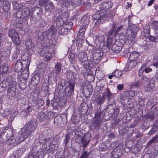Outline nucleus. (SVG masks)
Returning <instances> with one entry per match:
<instances>
[{"label":"nucleus","mask_w":158,"mask_h":158,"mask_svg":"<svg viewBox=\"0 0 158 158\" xmlns=\"http://www.w3.org/2000/svg\"><path fill=\"white\" fill-rule=\"evenodd\" d=\"M88 55L90 57H89L88 64H87V65L89 67H92L94 64H97L102 56V53L100 52H90Z\"/></svg>","instance_id":"4"},{"label":"nucleus","mask_w":158,"mask_h":158,"mask_svg":"<svg viewBox=\"0 0 158 158\" xmlns=\"http://www.w3.org/2000/svg\"><path fill=\"white\" fill-rule=\"evenodd\" d=\"M139 56V54L136 52L134 51L130 53L129 56V63L131 64L132 61H133L132 63H134V65L132 67H134L135 66V64H136L135 60Z\"/></svg>","instance_id":"18"},{"label":"nucleus","mask_w":158,"mask_h":158,"mask_svg":"<svg viewBox=\"0 0 158 158\" xmlns=\"http://www.w3.org/2000/svg\"><path fill=\"white\" fill-rule=\"evenodd\" d=\"M62 20V19L59 16H55L52 19L53 21L56 23L57 26H60L63 24V23L61 22Z\"/></svg>","instance_id":"29"},{"label":"nucleus","mask_w":158,"mask_h":158,"mask_svg":"<svg viewBox=\"0 0 158 158\" xmlns=\"http://www.w3.org/2000/svg\"><path fill=\"white\" fill-rule=\"evenodd\" d=\"M75 83L68 82V85L66 86L64 89L62 90L64 95L59 96L62 99H66L71 97L73 94Z\"/></svg>","instance_id":"5"},{"label":"nucleus","mask_w":158,"mask_h":158,"mask_svg":"<svg viewBox=\"0 0 158 158\" xmlns=\"http://www.w3.org/2000/svg\"><path fill=\"white\" fill-rule=\"evenodd\" d=\"M155 36L150 35L148 37V40L150 41L155 43L158 42V34L154 33Z\"/></svg>","instance_id":"33"},{"label":"nucleus","mask_w":158,"mask_h":158,"mask_svg":"<svg viewBox=\"0 0 158 158\" xmlns=\"http://www.w3.org/2000/svg\"><path fill=\"white\" fill-rule=\"evenodd\" d=\"M102 121L93 120V122L90 126L91 130H97L100 127Z\"/></svg>","instance_id":"21"},{"label":"nucleus","mask_w":158,"mask_h":158,"mask_svg":"<svg viewBox=\"0 0 158 158\" xmlns=\"http://www.w3.org/2000/svg\"><path fill=\"white\" fill-rule=\"evenodd\" d=\"M48 0H39V5L40 6H43L45 5Z\"/></svg>","instance_id":"64"},{"label":"nucleus","mask_w":158,"mask_h":158,"mask_svg":"<svg viewBox=\"0 0 158 158\" xmlns=\"http://www.w3.org/2000/svg\"><path fill=\"white\" fill-rule=\"evenodd\" d=\"M8 36L12 40L13 43L17 46L20 44L19 36L16 30L13 29H10L8 31Z\"/></svg>","instance_id":"7"},{"label":"nucleus","mask_w":158,"mask_h":158,"mask_svg":"<svg viewBox=\"0 0 158 158\" xmlns=\"http://www.w3.org/2000/svg\"><path fill=\"white\" fill-rule=\"evenodd\" d=\"M155 86L154 82H149V83L147 84H144V86L146 88L148 91H151Z\"/></svg>","instance_id":"31"},{"label":"nucleus","mask_w":158,"mask_h":158,"mask_svg":"<svg viewBox=\"0 0 158 158\" xmlns=\"http://www.w3.org/2000/svg\"><path fill=\"white\" fill-rule=\"evenodd\" d=\"M49 148L47 147V145L45 143L43 144L42 148L39 149L36 152L38 158H44L45 154L47 153Z\"/></svg>","instance_id":"14"},{"label":"nucleus","mask_w":158,"mask_h":158,"mask_svg":"<svg viewBox=\"0 0 158 158\" xmlns=\"http://www.w3.org/2000/svg\"><path fill=\"white\" fill-rule=\"evenodd\" d=\"M142 82L144 85V84H147L149 83V79L146 77H143Z\"/></svg>","instance_id":"62"},{"label":"nucleus","mask_w":158,"mask_h":158,"mask_svg":"<svg viewBox=\"0 0 158 158\" xmlns=\"http://www.w3.org/2000/svg\"><path fill=\"white\" fill-rule=\"evenodd\" d=\"M123 152V148L122 147L117 146L112 152L111 157L113 158H119L122 155Z\"/></svg>","instance_id":"13"},{"label":"nucleus","mask_w":158,"mask_h":158,"mask_svg":"<svg viewBox=\"0 0 158 158\" xmlns=\"http://www.w3.org/2000/svg\"><path fill=\"white\" fill-rule=\"evenodd\" d=\"M15 137H11L9 139L10 143L11 144H13L15 146L19 144L24 141V138L20 135V134H19L18 137L15 138Z\"/></svg>","instance_id":"16"},{"label":"nucleus","mask_w":158,"mask_h":158,"mask_svg":"<svg viewBox=\"0 0 158 158\" xmlns=\"http://www.w3.org/2000/svg\"><path fill=\"white\" fill-rule=\"evenodd\" d=\"M89 156V153L87 151H85L83 154L80 156V158H88Z\"/></svg>","instance_id":"59"},{"label":"nucleus","mask_w":158,"mask_h":158,"mask_svg":"<svg viewBox=\"0 0 158 158\" xmlns=\"http://www.w3.org/2000/svg\"><path fill=\"white\" fill-rule=\"evenodd\" d=\"M114 15V13L113 12H110L108 14H103L99 15H93V18L94 20L97 21L95 22V26L96 27H99L100 24L103 23L107 17L110 19H112Z\"/></svg>","instance_id":"3"},{"label":"nucleus","mask_w":158,"mask_h":158,"mask_svg":"<svg viewBox=\"0 0 158 158\" xmlns=\"http://www.w3.org/2000/svg\"><path fill=\"white\" fill-rule=\"evenodd\" d=\"M68 31L64 27L61 28L59 30V33L60 35H65L67 34Z\"/></svg>","instance_id":"50"},{"label":"nucleus","mask_w":158,"mask_h":158,"mask_svg":"<svg viewBox=\"0 0 158 158\" xmlns=\"http://www.w3.org/2000/svg\"><path fill=\"white\" fill-rule=\"evenodd\" d=\"M51 57L52 55L51 54L49 53H45L44 59L45 61H49L51 60Z\"/></svg>","instance_id":"49"},{"label":"nucleus","mask_w":158,"mask_h":158,"mask_svg":"<svg viewBox=\"0 0 158 158\" xmlns=\"http://www.w3.org/2000/svg\"><path fill=\"white\" fill-rule=\"evenodd\" d=\"M121 46L118 45L117 44H114L112 47V49L113 52L116 53H118L122 49Z\"/></svg>","instance_id":"32"},{"label":"nucleus","mask_w":158,"mask_h":158,"mask_svg":"<svg viewBox=\"0 0 158 158\" xmlns=\"http://www.w3.org/2000/svg\"><path fill=\"white\" fill-rule=\"evenodd\" d=\"M102 114L101 111L97 112L95 113L94 118V120L102 121L101 116Z\"/></svg>","instance_id":"44"},{"label":"nucleus","mask_w":158,"mask_h":158,"mask_svg":"<svg viewBox=\"0 0 158 158\" xmlns=\"http://www.w3.org/2000/svg\"><path fill=\"white\" fill-rule=\"evenodd\" d=\"M30 8L29 6H26L23 9L22 12L25 14L26 16H28L30 15L31 11H30Z\"/></svg>","instance_id":"45"},{"label":"nucleus","mask_w":158,"mask_h":158,"mask_svg":"<svg viewBox=\"0 0 158 158\" xmlns=\"http://www.w3.org/2000/svg\"><path fill=\"white\" fill-rule=\"evenodd\" d=\"M38 125L36 119H33L26 123L21 130L20 135L24 140L30 136L36 129Z\"/></svg>","instance_id":"1"},{"label":"nucleus","mask_w":158,"mask_h":158,"mask_svg":"<svg viewBox=\"0 0 158 158\" xmlns=\"http://www.w3.org/2000/svg\"><path fill=\"white\" fill-rule=\"evenodd\" d=\"M152 27L154 31V33L158 34V21H153L152 23Z\"/></svg>","instance_id":"38"},{"label":"nucleus","mask_w":158,"mask_h":158,"mask_svg":"<svg viewBox=\"0 0 158 158\" xmlns=\"http://www.w3.org/2000/svg\"><path fill=\"white\" fill-rule=\"evenodd\" d=\"M9 66L7 61H5L0 66V72L2 73H6L8 71Z\"/></svg>","instance_id":"23"},{"label":"nucleus","mask_w":158,"mask_h":158,"mask_svg":"<svg viewBox=\"0 0 158 158\" xmlns=\"http://www.w3.org/2000/svg\"><path fill=\"white\" fill-rule=\"evenodd\" d=\"M112 38L111 37H108L107 40V45L108 47L111 46L112 42Z\"/></svg>","instance_id":"61"},{"label":"nucleus","mask_w":158,"mask_h":158,"mask_svg":"<svg viewBox=\"0 0 158 158\" xmlns=\"http://www.w3.org/2000/svg\"><path fill=\"white\" fill-rule=\"evenodd\" d=\"M54 7L53 3L52 2H50L48 4L44 6V9L46 11H51L53 9Z\"/></svg>","instance_id":"39"},{"label":"nucleus","mask_w":158,"mask_h":158,"mask_svg":"<svg viewBox=\"0 0 158 158\" xmlns=\"http://www.w3.org/2000/svg\"><path fill=\"white\" fill-rule=\"evenodd\" d=\"M123 73V72L121 71H119L118 70H115L113 72L114 77L117 78L120 77Z\"/></svg>","instance_id":"48"},{"label":"nucleus","mask_w":158,"mask_h":158,"mask_svg":"<svg viewBox=\"0 0 158 158\" xmlns=\"http://www.w3.org/2000/svg\"><path fill=\"white\" fill-rule=\"evenodd\" d=\"M140 85L139 82L138 81H136L132 83L131 85V89H135L138 88Z\"/></svg>","instance_id":"52"},{"label":"nucleus","mask_w":158,"mask_h":158,"mask_svg":"<svg viewBox=\"0 0 158 158\" xmlns=\"http://www.w3.org/2000/svg\"><path fill=\"white\" fill-rule=\"evenodd\" d=\"M151 28L149 25H146L144 27L143 30V35L146 37L148 38L150 34Z\"/></svg>","instance_id":"24"},{"label":"nucleus","mask_w":158,"mask_h":158,"mask_svg":"<svg viewBox=\"0 0 158 158\" xmlns=\"http://www.w3.org/2000/svg\"><path fill=\"white\" fill-rule=\"evenodd\" d=\"M158 130L157 128L154 127L152 126L150 131L148 133V134L150 135H153Z\"/></svg>","instance_id":"55"},{"label":"nucleus","mask_w":158,"mask_h":158,"mask_svg":"<svg viewBox=\"0 0 158 158\" xmlns=\"http://www.w3.org/2000/svg\"><path fill=\"white\" fill-rule=\"evenodd\" d=\"M106 98L105 95H103L102 97L100 96L95 99V101L98 105H101L104 102Z\"/></svg>","instance_id":"35"},{"label":"nucleus","mask_w":158,"mask_h":158,"mask_svg":"<svg viewBox=\"0 0 158 158\" xmlns=\"http://www.w3.org/2000/svg\"><path fill=\"white\" fill-rule=\"evenodd\" d=\"M85 36L78 35L76 40V44L77 50H80L82 47L85 40Z\"/></svg>","instance_id":"20"},{"label":"nucleus","mask_w":158,"mask_h":158,"mask_svg":"<svg viewBox=\"0 0 158 158\" xmlns=\"http://www.w3.org/2000/svg\"><path fill=\"white\" fill-rule=\"evenodd\" d=\"M75 134L77 137L76 139L78 141L79 143H81L83 147H86L89 143V140L86 139V137L84 136L80 131L77 130H75Z\"/></svg>","instance_id":"6"},{"label":"nucleus","mask_w":158,"mask_h":158,"mask_svg":"<svg viewBox=\"0 0 158 158\" xmlns=\"http://www.w3.org/2000/svg\"><path fill=\"white\" fill-rule=\"evenodd\" d=\"M22 11H20V10H17L14 13L13 15L18 19H23L24 20H27V16H24L23 15H22Z\"/></svg>","instance_id":"26"},{"label":"nucleus","mask_w":158,"mask_h":158,"mask_svg":"<svg viewBox=\"0 0 158 158\" xmlns=\"http://www.w3.org/2000/svg\"><path fill=\"white\" fill-rule=\"evenodd\" d=\"M113 5V3L110 1L103 2L102 4L103 9L108 10Z\"/></svg>","instance_id":"30"},{"label":"nucleus","mask_w":158,"mask_h":158,"mask_svg":"<svg viewBox=\"0 0 158 158\" xmlns=\"http://www.w3.org/2000/svg\"><path fill=\"white\" fill-rule=\"evenodd\" d=\"M43 13L41 9L37 8L33 11L31 15L30 19L33 21H37L41 19V16Z\"/></svg>","instance_id":"9"},{"label":"nucleus","mask_w":158,"mask_h":158,"mask_svg":"<svg viewBox=\"0 0 158 158\" xmlns=\"http://www.w3.org/2000/svg\"><path fill=\"white\" fill-rule=\"evenodd\" d=\"M17 83L14 81H11L8 83V89L16 90Z\"/></svg>","instance_id":"36"},{"label":"nucleus","mask_w":158,"mask_h":158,"mask_svg":"<svg viewBox=\"0 0 158 158\" xmlns=\"http://www.w3.org/2000/svg\"><path fill=\"white\" fill-rule=\"evenodd\" d=\"M87 53L85 51L80 52L78 55V60L81 62L85 61L86 60H88V61H86V64H88V59H89L90 56L89 55L87 56Z\"/></svg>","instance_id":"17"},{"label":"nucleus","mask_w":158,"mask_h":158,"mask_svg":"<svg viewBox=\"0 0 158 158\" xmlns=\"http://www.w3.org/2000/svg\"><path fill=\"white\" fill-rule=\"evenodd\" d=\"M63 65L60 62H57L55 64L53 74H59L63 71Z\"/></svg>","instance_id":"19"},{"label":"nucleus","mask_w":158,"mask_h":158,"mask_svg":"<svg viewBox=\"0 0 158 158\" xmlns=\"http://www.w3.org/2000/svg\"><path fill=\"white\" fill-rule=\"evenodd\" d=\"M16 90L8 89L7 90V95L9 98H12L16 94Z\"/></svg>","instance_id":"34"},{"label":"nucleus","mask_w":158,"mask_h":158,"mask_svg":"<svg viewBox=\"0 0 158 158\" xmlns=\"http://www.w3.org/2000/svg\"><path fill=\"white\" fill-rule=\"evenodd\" d=\"M46 39L48 40V43L50 45H55L56 42V41L54 39L52 40H49L48 37V35H47L44 37V40H45Z\"/></svg>","instance_id":"47"},{"label":"nucleus","mask_w":158,"mask_h":158,"mask_svg":"<svg viewBox=\"0 0 158 158\" xmlns=\"http://www.w3.org/2000/svg\"><path fill=\"white\" fill-rule=\"evenodd\" d=\"M158 138V135H155L151 139V140L152 142V143H157L158 142V139L157 141H156V140Z\"/></svg>","instance_id":"60"},{"label":"nucleus","mask_w":158,"mask_h":158,"mask_svg":"<svg viewBox=\"0 0 158 158\" xmlns=\"http://www.w3.org/2000/svg\"><path fill=\"white\" fill-rule=\"evenodd\" d=\"M44 104V101L43 99H40L38 100L37 103V105L38 106V107H42Z\"/></svg>","instance_id":"58"},{"label":"nucleus","mask_w":158,"mask_h":158,"mask_svg":"<svg viewBox=\"0 0 158 158\" xmlns=\"http://www.w3.org/2000/svg\"><path fill=\"white\" fill-rule=\"evenodd\" d=\"M71 0H63L61 5L63 7H68L71 5Z\"/></svg>","instance_id":"43"},{"label":"nucleus","mask_w":158,"mask_h":158,"mask_svg":"<svg viewBox=\"0 0 158 158\" xmlns=\"http://www.w3.org/2000/svg\"><path fill=\"white\" fill-rule=\"evenodd\" d=\"M54 75L53 76V79L55 81V83L56 84L57 81L58 79H60L59 78L58 74H53Z\"/></svg>","instance_id":"56"},{"label":"nucleus","mask_w":158,"mask_h":158,"mask_svg":"<svg viewBox=\"0 0 158 158\" xmlns=\"http://www.w3.org/2000/svg\"><path fill=\"white\" fill-rule=\"evenodd\" d=\"M22 63L20 60H17L14 67V70L16 72H19L22 70Z\"/></svg>","instance_id":"25"},{"label":"nucleus","mask_w":158,"mask_h":158,"mask_svg":"<svg viewBox=\"0 0 158 158\" xmlns=\"http://www.w3.org/2000/svg\"><path fill=\"white\" fill-rule=\"evenodd\" d=\"M64 75L68 79V82L75 83V80L76 79V74L75 73L68 70L65 72Z\"/></svg>","instance_id":"15"},{"label":"nucleus","mask_w":158,"mask_h":158,"mask_svg":"<svg viewBox=\"0 0 158 158\" xmlns=\"http://www.w3.org/2000/svg\"><path fill=\"white\" fill-rule=\"evenodd\" d=\"M71 5L74 8L77 6H80L82 4L85 5L86 4L87 2L84 1V0H71Z\"/></svg>","instance_id":"22"},{"label":"nucleus","mask_w":158,"mask_h":158,"mask_svg":"<svg viewBox=\"0 0 158 158\" xmlns=\"http://www.w3.org/2000/svg\"><path fill=\"white\" fill-rule=\"evenodd\" d=\"M68 57L70 62L73 64H74L75 62V55L73 52L69 53Z\"/></svg>","instance_id":"41"},{"label":"nucleus","mask_w":158,"mask_h":158,"mask_svg":"<svg viewBox=\"0 0 158 158\" xmlns=\"http://www.w3.org/2000/svg\"><path fill=\"white\" fill-rule=\"evenodd\" d=\"M140 29L139 26L137 25H132L129 26V30L131 31L130 40L131 42H133L136 35L137 32Z\"/></svg>","instance_id":"10"},{"label":"nucleus","mask_w":158,"mask_h":158,"mask_svg":"<svg viewBox=\"0 0 158 158\" xmlns=\"http://www.w3.org/2000/svg\"><path fill=\"white\" fill-rule=\"evenodd\" d=\"M81 23L84 24L80 27L77 35L84 36L85 32L88 27L89 23V19L86 16H84L81 19Z\"/></svg>","instance_id":"8"},{"label":"nucleus","mask_w":158,"mask_h":158,"mask_svg":"<svg viewBox=\"0 0 158 158\" xmlns=\"http://www.w3.org/2000/svg\"><path fill=\"white\" fill-rule=\"evenodd\" d=\"M48 117L44 113H40L38 117V118L40 122H43L45 121Z\"/></svg>","instance_id":"37"},{"label":"nucleus","mask_w":158,"mask_h":158,"mask_svg":"<svg viewBox=\"0 0 158 158\" xmlns=\"http://www.w3.org/2000/svg\"><path fill=\"white\" fill-rule=\"evenodd\" d=\"M25 45L29 53L32 54L35 52L36 48L34 47V43L31 40L28 39L26 40Z\"/></svg>","instance_id":"11"},{"label":"nucleus","mask_w":158,"mask_h":158,"mask_svg":"<svg viewBox=\"0 0 158 158\" xmlns=\"http://www.w3.org/2000/svg\"><path fill=\"white\" fill-rule=\"evenodd\" d=\"M11 50V46L10 45L6 46V49L2 52V55L3 58L6 59L7 56L10 55Z\"/></svg>","instance_id":"27"},{"label":"nucleus","mask_w":158,"mask_h":158,"mask_svg":"<svg viewBox=\"0 0 158 158\" xmlns=\"http://www.w3.org/2000/svg\"><path fill=\"white\" fill-rule=\"evenodd\" d=\"M64 155L67 156H69L71 155L70 152V148H65L64 149Z\"/></svg>","instance_id":"54"},{"label":"nucleus","mask_w":158,"mask_h":158,"mask_svg":"<svg viewBox=\"0 0 158 158\" xmlns=\"http://www.w3.org/2000/svg\"><path fill=\"white\" fill-rule=\"evenodd\" d=\"M12 4L14 8L15 9L17 10H20L22 9L21 5L20 4L18 3L16 1H13Z\"/></svg>","instance_id":"42"},{"label":"nucleus","mask_w":158,"mask_h":158,"mask_svg":"<svg viewBox=\"0 0 158 158\" xmlns=\"http://www.w3.org/2000/svg\"><path fill=\"white\" fill-rule=\"evenodd\" d=\"M36 152H32L29 154L27 158H36Z\"/></svg>","instance_id":"57"},{"label":"nucleus","mask_w":158,"mask_h":158,"mask_svg":"<svg viewBox=\"0 0 158 158\" xmlns=\"http://www.w3.org/2000/svg\"><path fill=\"white\" fill-rule=\"evenodd\" d=\"M25 150L26 149L24 148H22L20 149H18L16 152V154L17 155V157H20Z\"/></svg>","instance_id":"46"},{"label":"nucleus","mask_w":158,"mask_h":158,"mask_svg":"<svg viewBox=\"0 0 158 158\" xmlns=\"http://www.w3.org/2000/svg\"><path fill=\"white\" fill-rule=\"evenodd\" d=\"M105 90L106 91L105 92H106V96L108 97L107 101L110 103L108 106L107 110L112 116L114 117H117L119 113V109L116 107L115 103L113 101H110L111 97L112 94L109 89L107 88L105 89Z\"/></svg>","instance_id":"2"},{"label":"nucleus","mask_w":158,"mask_h":158,"mask_svg":"<svg viewBox=\"0 0 158 158\" xmlns=\"http://www.w3.org/2000/svg\"><path fill=\"white\" fill-rule=\"evenodd\" d=\"M67 85L66 81L65 80L60 78L58 83L57 88V92L59 96H62L64 95L63 93L62 90H63V87L66 86Z\"/></svg>","instance_id":"12"},{"label":"nucleus","mask_w":158,"mask_h":158,"mask_svg":"<svg viewBox=\"0 0 158 158\" xmlns=\"http://www.w3.org/2000/svg\"><path fill=\"white\" fill-rule=\"evenodd\" d=\"M73 23L71 22H69L67 24L64 26V27H65L68 30L71 29L73 26Z\"/></svg>","instance_id":"53"},{"label":"nucleus","mask_w":158,"mask_h":158,"mask_svg":"<svg viewBox=\"0 0 158 158\" xmlns=\"http://www.w3.org/2000/svg\"><path fill=\"white\" fill-rule=\"evenodd\" d=\"M137 113L135 108H132L129 110V114L131 116H135Z\"/></svg>","instance_id":"51"},{"label":"nucleus","mask_w":158,"mask_h":158,"mask_svg":"<svg viewBox=\"0 0 158 158\" xmlns=\"http://www.w3.org/2000/svg\"><path fill=\"white\" fill-rule=\"evenodd\" d=\"M70 140V137L68 135H66L65 138L64 140V143L65 144V145H66Z\"/></svg>","instance_id":"63"},{"label":"nucleus","mask_w":158,"mask_h":158,"mask_svg":"<svg viewBox=\"0 0 158 158\" xmlns=\"http://www.w3.org/2000/svg\"><path fill=\"white\" fill-rule=\"evenodd\" d=\"M105 37L103 35H98L96 36L95 40L100 44L103 43L105 41Z\"/></svg>","instance_id":"40"},{"label":"nucleus","mask_w":158,"mask_h":158,"mask_svg":"<svg viewBox=\"0 0 158 158\" xmlns=\"http://www.w3.org/2000/svg\"><path fill=\"white\" fill-rule=\"evenodd\" d=\"M38 82V80H36L35 78L33 77L29 82L28 86L32 89H35L37 86Z\"/></svg>","instance_id":"28"}]
</instances>
